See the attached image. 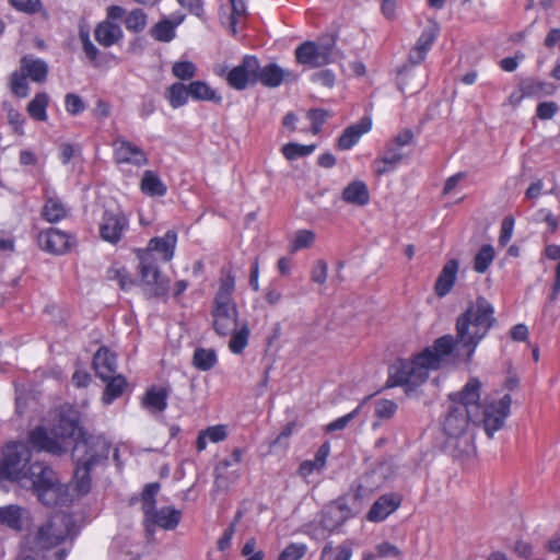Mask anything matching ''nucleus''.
Listing matches in <instances>:
<instances>
[{"mask_svg": "<svg viewBox=\"0 0 560 560\" xmlns=\"http://www.w3.org/2000/svg\"><path fill=\"white\" fill-rule=\"evenodd\" d=\"M79 420L80 416L75 408L62 406L55 412L50 428L40 425L28 433V443L33 448L52 455L67 452L72 440H75L72 450V458L75 463L72 487L78 497L90 491V471L107 459L110 448L104 436H85Z\"/></svg>", "mask_w": 560, "mask_h": 560, "instance_id": "obj_1", "label": "nucleus"}, {"mask_svg": "<svg viewBox=\"0 0 560 560\" xmlns=\"http://www.w3.org/2000/svg\"><path fill=\"white\" fill-rule=\"evenodd\" d=\"M32 451L23 441L8 442L0 456V488L5 480L31 489L45 505H62L70 502L68 487L61 485L56 472L45 463L31 462Z\"/></svg>", "mask_w": 560, "mask_h": 560, "instance_id": "obj_2", "label": "nucleus"}, {"mask_svg": "<svg viewBox=\"0 0 560 560\" xmlns=\"http://www.w3.org/2000/svg\"><path fill=\"white\" fill-rule=\"evenodd\" d=\"M481 387V382L472 377L460 392L451 394L450 399L455 406H465L471 423L482 425L486 434L493 438L494 433L504 425L512 400L509 394H504L499 398L487 399L481 406L479 404Z\"/></svg>", "mask_w": 560, "mask_h": 560, "instance_id": "obj_3", "label": "nucleus"}, {"mask_svg": "<svg viewBox=\"0 0 560 560\" xmlns=\"http://www.w3.org/2000/svg\"><path fill=\"white\" fill-rule=\"evenodd\" d=\"M454 353V337L445 335L438 338L431 347L417 354L410 361H400L390 370L394 385L419 386L424 383L431 371H435L451 361Z\"/></svg>", "mask_w": 560, "mask_h": 560, "instance_id": "obj_4", "label": "nucleus"}, {"mask_svg": "<svg viewBox=\"0 0 560 560\" xmlns=\"http://www.w3.org/2000/svg\"><path fill=\"white\" fill-rule=\"evenodd\" d=\"M494 322L492 304L482 296L477 298L457 318L456 340L454 339L456 355L469 361Z\"/></svg>", "mask_w": 560, "mask_h": 560, "instance_id": "obj_5", "label": "nucleus"}, {"mask_svg": "<svg viewBox=\"0 0 560 560\" xmlns=\"http://www.w3.org/2000/svg\"><path fill=\"white\" fill-rule=\"evenodd\" d=\"M176 244L177 233L170 230L163 236L151 238L145 248L137 250L141 282L152 295H164L168 290V280L162 276L159 264L173 259Z\"/></svg>", "mask_w": 560, "mask_h": 560, "instance_id": "obj_6", "label": "nucleus"}, {"mask_svg": "<svg viewBox=\"0 0 560 560\" xmlns=\"http://www.w3.org/2000/svg\"><path fill=\"white\" fill-rule=\"evenodd\" d=\"M235 277L228 272L219 280L211 307L212 328L220 336H229L238 324V308L234 300Z\"/></svg>", "mask_w": 560, "mask_h": 560, "instance_id": "obj_7", "label": "nucleus"}, {"mask_svg": "<svg viewBox=\"0 0 560 560\" xmlns=\"http://www.w3.org/2000/svg\"><path fill=\"white\" fill-rule=\"evenodd\" d=\"M75 534L73 516L65 512L56 513L37 529L33 545L36 549H49Z\"/></svg>", "mask_w": 560, "mask_h": 560, "instance_id": "obj_8", "label": "nucleus"}, {"mask_svg": "<svg viewBox=\"0 0 560 560\" xmlns=\"http://www.w3.org/2000/svg\"><path fill=\"white\" fill-rule=\"evenodd\" d=\"M336 47L334 39L306 40L295 48L294 56L299 65L307 68H319L335 60Z\"/></svg>", "mask_w": 560, "mask_h": 560, "instance_id": "obj_9", "label": "nucleus"}, {"mask_svg": "<svg viewBox=\"0 0 560 560\" xmlns=\"http://www.w3.org/2000/svg\"><path fill=\"white\" fill-rule=\"evenodd\" d=\"M259 61L254 56H245L243 61L228 70L225 66H218L214 72L219 77H225L228 83L235 90H244L248 84L257 82Z\"/></svg>", "mask_w": 560, "mask_h": 560, "instance_id": "obj_10", "label": "nucleus"}, {"mask_svg": "<svg viewBox=\"0 0 560 560\" xmlns=\"http://www.w3.org/2000/svg\"><path fill=\"white\" fill-rule=\"evenodd\" d=\"M129 223V218L119 208L106 209L98 223L100 236L104 242L116 245L128 231Z\"/></svg>", "mask_w": 560, "mask_h": 560, "instance_id": "obj_11", "label": "nucleus"}, {"mask_svg": "<svg viewBox=\"0 0 560 560\" xmlns=\"http://www.w3.org/2000/svg\"><path fill=\"white\" fill-rule=\"evenodd\" d=\"M115 163L124 170L125 166L140 168L148 164L147 153L137 144L124 137H117L113 142Z\"/></svg>", "mask_w": 560, "mask_h": 560, "instance_id": "obj_12", "label": "nucleus"}, {"mask_svg": "<svg viewBox=\"0 0 560 560\" xmlns=\"http://www.w3.org/2000/svg\"><path fill=\"white\" fill-rule=\"evenodd\" d=\"M353 516L351 509L343 501L338 500L324 508L320 515V525L328 533H332Z\"/></svg>", "mask_w": 560, "mask_h": 560, "instance_id": "obj_13", "label": "nucleus"}, {"mask_svg": "<svg viewBox=\"0 0 560 560\" xmlns=\"http://www.w3.org/2000/svg\"><path fill=\"white\" fill-rule=\"evenodd\" d=\"M470 415L465 410V406H455L451 402L448 412L443 421V430L450 438H459L466 432Z\"/></svg>", "mask_w": 560, "mask_h": 560, "instance_id": "obj_14", "label": "nucleus"}, {"mask_svg": "<svg viewBox=\"0 0 560 560\" xmlns=\"http://www.w3.org/2000/svg\"><path fill=\"white\" fill-rule=\"evenodd\" d=\"M182 518V512L173 506H163L156 509L144 518L145 527L150 532L153 526L161 527L165 530L175 529Z\"/></svg>", "mask_w": 560, "mask_h": 560, "instance_id": "obj_15", "label": "nucleus"}, {"mask_svg": "<svg viewBox=\"0 0 560 560\" xmlns=\"http://www.w3.org/2000/svg\"><path fill=\"white\" fill-rule=\"evenodd\" d=\"M296 74L288 69L281 68L277 63H268L264 67L259 66L257 81L267 88H278L284 81H295Z\"/></svg>", "mask_w": 560, "mask_h": 560, "instance_id": "obj_16", "label": "nucleus"}, {"mask_svg": "<svg viewBox=\"0 0 560 560\" xmlns=\"http://www.w3.org/2000/svg\"><path fill=\"white\" fill-rule=\"evenodd\" d=\"M439 33V24L436 22H430L429 25L422 31L416 46L409 52V60L411 63L419 65L424 60Z\"/></svg>", "mask_w": 560, "mask_h": 560, "instance_id": "obj_17", "label": "nucleus"}, {"mask_svg": "<svg viewBox=\"0 0 560 560\" xmlns=\"http://www.w3.org/2000/svg\"><path fill=\"white\" fill-rule=\"evenodd\" d=\"M31 522L30 511L15 504L0 506V524L14 530H22Z\"/></svg>", "mask_w": 560, "mask_h": 560, "instance_id": "obj_18", "label": "nucleus"}, {"mask_svg": "<svg viewBox=\"0 0 560 560\" xmlns=\"http://www.w3.org/2000/svg\"><path fill=\"white\" fill-rule=\"evenodd\" d=\"M406 156L407 153L402 148L388 142L383 154L373 162V170L377 175H384L394 171Z\"/></svg>", "mask_w": 560, "mask_h": 560, "instance_id": "obj_19", "label": "nucleus"}, {"mask_svg": "<svg viewBox=\"0 0 560 560\" xmlns=\"http://www.w3.org/2000/svg\"><path fill=\"white\" fill-rule=\"evenodd\" d=\"M38 242L45 250L52 254H63L70 247V236L58 229H48L42 232Z\"/></svg>", "mask_w": 560, "mask_h": 560, "instance_id": "obj_20", "label": "nucleus"}, {"mask_svg": "<svg viewBox=\"0 0 560 560\" xmlns=\"http://www.w3.org/2000/svg\"><path fill=\"white\" fill-rule=\"evenodd\" d=\"M372 128L370 117H363L359 122L347 127L338 139V147L341 150H349L355 145L361 137L368 133Z\"/></svg>", "mask_w": 560, "mask_h": 560, "instance_id": "obj_21", "label": "nucleus"}, {"mask_svg": "<svg viewBox=\"0 0 560 560\" xmlns=\"http://www.w3.org/2000/svg\"><path fill=\"white\" fill-rule=\"evenodd\" d=\"M341 198L348 205L364 207L370 202L368 185L361 179L352 180L343 188Z\"/></svg>", "mask_w": 560, "mask_h": 560, "instance_id": "obj_22", "label": "nucleus"}, {"mask_svg": "<svg viewBox=\"0 0 560 560\" xmlns=\"http://www.w3.org/2000/svg\"><path fill=\"white\" fill-rule=\"evenodd\" d=\"M459 264L456 259H450L443 266L434 285L438 296L443 298L450 293L455 284Z\"/></svg>", "mask_w": 560, "mask_h": 560, "instance_id": "obj_23", "label": "nucleus"}, {"mask_svg": "<svg viewBox=\"0 0 560 560\" xmlns=\"http://www.w3.org/2000/svg\"><path fill=\"white\" fill-rule=\"evenodd\" d=\"M20 70L32 81L42 83L47 78L48 65L40 58L26 55L21 58Z\"/></svg>", "mask_w": 560, "mask_h": 560, "instance_id": "obj_24", "label": "nucleus"}, {"mask_svg": "<svg viewBox=\"0 0 560 560\" xmlns=\"http://www.w3.org/2000/svg\"><path fill=\"white\" fill-rule=\"evenodd\" d=\"M329 454V443L322 444L316 451L314 459H307L301 463L299 467V475L302 478H307L314 472H320L326 467Z\"/></svg>", "mask_w": 560, "mask_h": 560, "instance_id": "obj_25", "label": "nucleus"}, {"mask_svg": "<svg viewBox=\"0 0 560 560\" xmlns=\"http://www.w3.org/2000/svg\"><path fill=\"white\" fill-rule=\"evenodd\" d=\"M93 365L96 374L103 381H107L112 378L116 372V357L108 349L101 348L94 355Z\"/></svg>", "mask_w": 560, "mask_h": 560, "instance_id": "obj_26", "label": "nucleus"}, {"mask_svg": "<svg viewBox=\"0 0 560 560\" xmlns=\"http://www.w3.org/2000/svg\"><path fill=\"white\" fill-rule=\"evenodd\" d=\"M94 35L100 45L110 47L121 39L122 30L118 24L110 21H103L96 26Z\"/></svg>", "mask_w": 560, "mask_h": 560, "instance_id": "obj_27", "label": "nucleus"}, {"mask_svg": "<svg viewBox=\"0 0 560 560\" xmlns=\"http://www.w3.org/2000/svg\"><path fill=\"white\" fill-rule=\"evenodd\" d=\"M398 506L399 501L393 495H382L370 509L368 520L371 522H382L396 511Z\"/></svg>", "mask_w": 560, "mask_h": 560, "instance_id": "obj_28", "label": "nucleus"}, {"mask_svg": "<svg viewBox=\"0 0 560 560\" xmlns=\"http://www.w3.org/2000/svg\"><path fill=\"white\" fill-rule=\"evenodd\" d=\"M189 97L195 101L213 102L220 104L222 102L221 94L217 90L211 88L205 81H192L188 84Z\"/></svg>", "mask_w": 560, "mask_h": 560, "instance_id": "obj_29", "label": "nucleus"}, {"mask_svg": "<svg viewBox=\"0 0 560 560\" xmlns=\"http://www.w3.org/2000/svg\"><path fill=\"white\" fill-rule=\"evenodd\" d=\"M140 189L144 195L150 197H162L166 194V185L161 180L160 176L153 171H145L142 175Z\"/></svg>", "mask_w": 560, "mask_h": 560, "instance_id": "obj_30", "label": "nucleus"}, {"mask_svg": "<svg viewBox=\"0 0 560 560\" xmlns=\"http://www.w3.org/2000/svg\"><path fill=\"white\" fill-rule=\"evenodd\" d=\"M353 555V542L347 540L336 547L331 542L324 546L322 550V560H351Z\"/></svg>", "mask_w": 560, "mask_h": 560, "instance_id": "obj_31", "label": "nucleus"}, {"mask_svg": "<svg viewBox=\"0 0 560 560\" xmlns=\"http://www.w3.org/2000/svg\"><path fill=\"white\" fill-rule=\"evenodd\" d=\"M229 335H231L229 350L233 354H242L248 346L250 335L248 325L246 323H243L241 326L237 325Z\"/></svg>", "mask_w": 560, "mask_h": 560, "instance_id": "obj_32", "label": "nucleus"}, {"mask_svg": "<svg viewBox=\"0 0 560 560\" xmlns=\"http://www.w3.org/2000/svg\"><path fill=\"white\" fill-rule=\"evenodd\" d=\"M67 208L63 202L55 195L47 196L43 207V217L48 222H58L66 218Z\"/></svg>", "mask_w": 560, "mask_h": 560, "instance_id": "obj_33", "label": "nucleus"}, {"mask_svg": "<svg viewBox=\"0 0 560 560\" xmlns=\"http://www.w3.org/2000/svg\"><path fill=\"white\" fill-rule=\"evenodd\" d=\"M164 96L172 108H179L186 105L188 102V85H185L180 82H175L166 89Z\"/></svg>", "mask_w": 560, "mask_h": 560, "instance_id": "obj_34", "label": "nucleus"}, {"mask_svg": "<svg viewBox=\"0 0 560 560\" xmlns=\"http://www.w3.org/2000/svg\"><path fill=\"white\" fill-rule=\"evenodd\" d=\"M228 435L226 427L223 424L212 425L201 431L197 438V448L199 452L205 451L208 442L218 443L223 441Z\"/></svg>", "mask_w": 560, "mask_h": 560, "instance_id": "obj_35", "label": "nucleus"}, {"mask_svg": "<svg viewBox=\"0 0 560 560\" xmlns=\"http://www.w3.org/2000/svg\"><path fill=\"white\" fill-rule=\"evenodd\" d=\"M218 363L215 350L210 348H197L192 357V365L200 371H209Z\"/></svg>", "mask_w": 560, "mask_h": 560, "instance_id": "obj_36", "label": "nucleus"}, {"mask_svg": "<svg viewBox=\"0 0 560 560\" xmlns=\"http://www.w3.org/2000/svg\"><path fill=\"white\" fill-rule=\"evenodd\" d=\"M521 88L527 97H535V98L550 95L556 90V88L550 83L540 82V81H536L533 79L523 80L521 82Z\"/></svg>", "mask_w": 560, "mask_h": 560, "instance_id": "obj_37", "label": "nucleus"}, {"mask_svg": "<svg viewBox=\"0 0 560 560\" xmlns=\"http://www.w3.org/2000/svg\"><path fill=\"white\" fill-rule=\"evenodd\" d=\"M184 16L179 18L176 22L170 20L160 21L154 25L151 31V35L159 42L168 43L175 37V28L182 24Z\"/></svg>", "mask_w": 560, "mask_h": 560, "instance_id": "obj_38", "label": "nucleus"}, {"mask_svg": "<svg viewBox=\"0 0 560 560\" xmlns=\"http://www.w3.org/2000/svg\"><path fill=\"white\" fill-rule=\"evenodd\" d=\"M48 95L44 92L37 93L27 105L28 115L38 121L47 120Z\"/></svg>", "mask_w": 560, "mask_h": 560, "instance_id": "obj_39", "label": "nucleus"}, {"mask_svg": "<svg viewBox=\"0 0 560 560\" xmlns=\"http://www.w3.org/2000/svg\"><path fill=\"white\" fill-rule=\"evenodd\" d=\"M107 279L117 282L120 289L128 291L135 285V280L128 270L118 264H114L107 270Z\"/></svg>", "mask_w": 560, "mask_h": 560, "instance_id": "obj_40", "label": "nucleus"}, {"mask_svg": "<svg viewBox=\"0 0 560 560\" xmlns=\"http://www.w3.org/2000/svg\"><path fill=\"white\" fill-rule=\"evenodd\" d=\"M316 235L311 230H299L290 240V252L295 253L304 248L311 247L315 242Z\"/></svg>", "mask_w": 560, "mask_h": 560, "instance_id": "obj_41", "label": "nucleus"}, {"mask_svg": "<svg viewBox=\"0 0 560 560\" xmlns=\"http://www.w3.org/2000/svg\"><path fill=\"white\" fill-rule=\"evenodd\" d=\"M107 385L103 395V401L109 405L119 397L126 386V381L121 375H113L112 378L107 380Z\"/></svg>", "mask_w": 560, "mask_h": 560, "instance_id": "obj_42", "label": "nucleus"}, {"mask_svg": "<svg viewBox=\"0 0 560 560\" xmlns=\"http://www.w3.org/2000/svg\"><path fill=\"white\" fill-rule=\"evenodd\" d=\"M494 259V248L491 245H482L474 260V269L478 273H485Z\"/></svg>", "mask_w": 560, "mask_h": 560, "instance_id": "obj_43", "label": "nucleus"}, {"mask_svg": "<svg viewBox=\"0 0 560 560\" xmlns=\"http://www.w3.org/2000/svg\"><path fill=\"white\" fill-rule=\"evenodd\" d=\"M160 490L159 483H149L144 487L142 494H141V503H142V511L144 514V518L149 516L153 511L156 510L155 508V495L158 494Z\"/></svg>", "mask_w": 560, "mask_h": 560, "instance_id": "obj_44", "label": "nucleus"}, {"mask_svg": "<svg viewBox=\"0 0 560 560\" xmlns=\"http://www.w3.org/2000/svg\"><path fill=\"white\" fill-rule=\"evenodd\" d=\"M144 405L152 411H163L166 408V393L164 389L152 388L147 392Z\"/></svg>", "mask_w": 560, "mask_h": 560, "instance_id": "obj_45", "label": "nucleus"}, {"mask_svg": "<svg viewBox=\"0 0 560 560\" xmlns=\"http://www.w3.org/2000/svg\"><path fill=\"white\" fill-rule=\"evenodd\" d=\"M315 144H299V143H287L282 147V154L287 160L293 161L302 156L310 155L315 150Z\"/></svg>", "mask_w": 560, "mask_h": 560, "instance_id": "obj_46", "label": "nucleus"}, {"mask_svg": "<svg viewBox=\"0 0 560 560\" xmlns=\"http://www.w3.org/2000/svg\"><path fill=\"white\" fill-rule=\"evenodd\" d=\"M545 254L547 258L558 261L556 267V281L552 288V294L550 296V300L555 301L560 293V246L549 245L546 247Z\"/></svg>", "mask_w": 560, "mask_h": 560, "instance_id": "obj_47", "label": "nucleus"}, {"mask_svg": "<svg viewBox=\"0 0 560 560\" xmlns=\"http://www.w3.org/2000/svg\"><path fill=\"white\" fill-rule=\"evenodd\" d=\"M147 24V15L141 9L130 11L125 18L126 28L130 32H141Z\"/></svg>", "mask_w": 560, "mask_h": 560, "instance_id": "obj_48", "label": "nucleus"}, {"mask_svg": "<svg viewBox=\"0 0 560 560\" xmlns=\"http://www.w3.org/2000/svg\"><path fill=\"white\" fill-rule=\"evenodd\" d=\"M197 67L189 60H179L174 62L172 67V73L175 78L187 81L195 77Z\"/></svg>", "mask_w": 560, "mask_h": 560, "instance_id": "obj_49", "label": "nucleus"}, {"mask_svg": "<svg viewBox=\"0 0 560 560\" xmlns=\"http://www.w3.org/2000/svg\"><path fill=\"white\" fill-rule=\"evenodd\" d=\"M27 77L20 70L14 71L10 77V86L13 94L19 97H26L28 94Z\"/></svg>", "mask_w": 560, "mask_h": 560, "instance_id": "obj_50", "label": "nucleus"}, {"mask_svg": "<svg viewBox=\"0 0 560 560\" xmlns=\"http://www.w3.org/2000/svg\"><path fill=\"white\" fill-rule=\"evenodd\" d=\"M243 458V451L235 448L226 458L222 459L217 466L214 471H219L220 478H222L226 469L241 468V462Z\"/></svg>", "mask_w": 560, "mask_h": 560, "instance_id": "obj_51", "label": "nucleus"}, {"mask_svg": "<svg viewBox=\"0 0 560 560\" xmlns=\"http://www.w3.org/2000/svg\"><path fill=\"white\" fill-rule=\"evenodd\" d=\"M368 399H365L362 404H360L355 409H353L351 412L331 421L325 427L326 432H334V431H340L343 430L350 421H352L359 412L362 410L363 406L365 405Z\"/></svg>", "mask_w": 560, "mask_h": 560, "instance_id": "obj_52", "label": "nucleus"}, {"mask_svg": "<svg viewBox=\"0 0 560 560\" xmlns=\"http://www.w3.org/2000/svg\"><path fill=\"white\" fill-rule=\"evenodd\" d=\"M223 475L224 476L220 478L219 471H215L214 485L220 490L228 489L231 485L238 480L241 477V468L226 469Z\"/></svg>", "mask_w": 560, "mask_h": 560, "instance_id": "obj_53", "label": "nucleus"}, {"mask_svg": "<svg viewBox=\"0 0 560 560\" xmlns=\"http://www.w3.org/2000/svg\"><path fill=\"white\" fill-rule=\"evenodd\" d=\"M397 410V406L393 400L389 399H378L374 402V412L375 416L380 419H389L392 418Z\"/></svg>", "mask_w": 560, "mask_h": 560, "instance_id": "obj_54", "label": "nucleus"}, {"mask_svg": "<svg viewBox=\"0 0 560 560\" xmlns=\"http://www.w3.org/2000/svg\"><path fill=\"white\" fill-rule=\"evenodd\" d=\"M307 547L305 544H290L280 553L278 560H300L306 553Z\"/></svg>", "mask_w": 560, "mask_h": 560, "instance_id": "obj_55", "label": "nucleus"}, {"mask_svg": "<svg viewBox=\"0 0 560 560\" xmlns=\"http://www.w3.org/2000/svg\"><path fill=\"white\" fill-rule=\"evenodd\" d=\"M329 117V113L324 109H311L307 113V118L312 124V132L313 135H317L322 126L325 124L326 119Z\"/></svg>", "mask_w": 560, "mask_h": 560, "instance_id": "obj_56", "label": "nucleus"}, {"mask_svg": "<svg viewBox=\"0 0 560 560\" xmlns=\"http://www.w3.org/2000/svg\"><path fill=\"white\" fill-rule=\"evenodd\" d=\"M311 80L315 84L331 89L335 85L336 75L331 70L325 69L313 73Z\"/></svg>", "mask_w": 560, "mask_h": 560, "instance_id": "obj_57", "label": "nucleus"}, {"mask_svg": "<svg viewBox=\"0 0 560 560\" xmlns=\"http://www.w3.org/2000/svg\"><path fill=\"white\" fill-rule=\"evenodd\" d=\"M65 106H66V110L70 115H78L85 109V105H84L83 101L81 100V97L73 93H69L66 95Z\"/></svg>", "mask_w": 560, "mask_h": 560, "instance_id": "obj_58", "label": "nucleus"}, {"mask_svg": "<svg viewBox=\"0 0 560 560\" xmlns=\"http://www.w3.org/2000/svg\"><path fill=\"white\" fill-rule=\"evenodd\" d=\"M514 229V219L512 217H506L503 219L501 224V231L499 236V243L504 246L506 245L513 235Z\"/></svg>", "mask_w": 560, "mask_h": 560, "instance_id": "obj_59", "label": "nucleus"}, {"mask_svg": "<svg viewBox=\"0 0 560 560\" xmlns=\"http://www.w3.org/2000/svg\"><path fill=\"white\" fill-rule=\"evenodd\" d=\"M327 264L323 260H318L312 268L311 278L315 283L323 284L327 279Z\"/></svg>", "mask_w": 560, "mask_h": 560, "instance_id": "obj_60", "label": "nucleus"}, {"mask_svg": "<svg viewBox=\"0 0 560 560\" xmlns=\"http://www.w3.org/2000/svg\"><path fill=\"white\" fill-rule=\"evenodd\" d=\"M8 121L13 127L15 132H23V125L25 122V118L19 110L10 108L8 110Z\"/></svg>", "mask_w": 560, "mask_h": 560, "instance_id": "obj_61", "label": "nucleus"}, {"mask_svg": "<svg viewBox=\"0 0 560 560\" xmlns=\"http://www.w3.org/2000/svg\"><path fill=\"white\" fill-rule=\"evenodd\" d=\"M536 220L546 222L551 232H555L556 229L558 228V219L548 209L538 210L536 213Z\"/></svg>", "mask_w": 560, "mask_h": 560, "instance_id": "obj_62", "label": "nucleus"}, {"mask_svg": "<svg viewBox=\"0 0 560 560\" xmlns=\"http://www.w3.org/2000/svg\"><path fill=\"white\" fill-rule=\"evenodd\" d=\"M377 556L380 558H397L400 555L399 549L389 542H381L376 546Z\"/></svg>", "mask_w": 560, "mask_h": 560, "instance_id": "obj_63", "label": "nucleus"}, {"mask_svg": "<svg viewBox=\"0 0 560 560\" xmlns=\"http://www.w3.org/2000/svg\"><path fill=\"white\" fill-rule=\"evenodd\" d=\"M177 1L182 7L188 9L191 14L196 15L199 19L203 18L205 11H203V5H202L201 0H177Z\"/></svg>", "mask_w": 560, "mask_h": 560, "instance_id": "obj_64", "label": "nucleus"}]
</instances>
